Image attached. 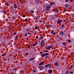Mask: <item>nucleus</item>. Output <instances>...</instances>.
<instances>
[{"instance_id": "79ce46f5", "label": "nucleus", "mask_w": 74, "mask_h": 74, "mask_svg": "<svg viewBox=\"0 0 74 74\" xmlns=\"http://www.w3.org/2000/svg\"><path fill=\"white\" fill-rule=\"evenodd\" d=\"M45 53V56H47V53Z\"/></svg>"}, {"instance_id": "58836bf2", "label": "nucleus", "mask_w": 74, "mask_h": 74, "mask_svg": "<svg viewBox=\"0 0 74 74\" xmlns=\"http://www.w3.org/2000/svg\"><path fill=\"white\" fill-rule=\"evenodd\" d=\"M28 54H29V53H26V55H28Z\"/></svg>"}, {"instance_id": "5701e85b", "label": "nucleus", "mask_w": 74, "mask_h": 74, "mask_svg": "<svg viewBox=\"0 0 74 74\" xmlns=\"http://www.w3.org/2000/svg\"><path fill=\"white\" fill-rule=\"evenodd\" d=\"M62 44L63 45H66V42H63L62 43Z\"/></svg>"}, {"instance_id": "4be33fe9", "label": "nucleus", "mask_w": 74, "mask_h": 74, "mask_svg": "<svg viewBox=\"0 0 74 74\" xmlns=\"http://www.w3.org/2000/svg\"><path fill=\"white\" fill-rule=\"evenodd\" d=\"M49 66V64H48V65H46L45 66V67H46V68H47V67H48V66Z\"/></svg>"}, {"instance_id": "a878e982", "label": "nucleus", "mask_w": 74, "mask_h": 74, "mask_svg": "<svg viewBox=\"0 0 74 74\" xmlns=\"http://www.w3.org/2000/svg\"><path fill=\"white\" fill-rule=\"evenodd\" d=\"M37 45V44H33V46H35V45Z\"/></svg>"}, {"instance_id": "2f4dec72", "label": "nucleus", "mask_w": 74, "mask_h": 74, "mask_svg": "<svg viewBox=\"0 0 74 74\" xmlns=\"http://www.w3.org/2000/svg\"><path fill=\"white\" fill-rule=\"evenodd\" d=\"M47 49H49V50L50 49V48H49V47H47Z\"/></svg>"}, {"instance_id": "7ed1b4c3", "label": "nucleus", "mask_w": 74, "mask_h": 74, "mask_svg": "<svg viewBox=\"0 0 74 74\" xmlns=\"http://www.w3.org/2000/svg\"><path fill=\"white\" fill-rule=\"evenodd\" d=\"M59 34L60 36H63V32L61 31V32L59 33Z\"/></svg>"}, {"instance_id": "5fc2aeb1", "label": "nucleus", "mask_w": 74, "mask_h": 74, "mask_svg": "<svg viewBox=\"0 0 74 74\" xmlns=\"http://www.w3.org/2000/svg\"><path fill=\"white\" fill-rule=\"evenodd\" d=\"M36 71L35 70H34V72H36Z\"/></svg>"}, {"instance_id": "774afa93", "label": "nucleus", "mask_w": 74, "mask_h": 74, "mask_svg": "<svg viewBox=\"0 0 74 74\" xmlns=\"http://www.w3.org/2000/svg\"><path fill=\"white\" fill-rule=\"evenodd\" d=\"M73 54L74 55V52H73Z\"/></svg>"}, {"instance_id": "4468645a", "label": "nucleus", "mask_w": 74, "mask_h": 74, "mask_svg": "<svg viewBox=\"0 0 74 74\" xmlns=\"http://www.w3.org/2000/svg\"><path fill=\"white\" fill-rule=\"evenodd\" d=\"M41 44H44V40H42L41 42Z\"/></svg>"}, {"instance_id": "72a5a7b5", "label": "nucleus", "mask_w": 74, "mask_h": 74, "mask_svg": "<svg viewBox=\"0 0 74 74\" xmlns=\"http://www.w3.org/2000/svg\"><path fill=\"white\" fill-rule=\"evenodd\" d=\"M23 18H25V15H23Z\"/></svg>"}, {"instance_id": "aec40b11", "label": "nucleus", "mask_w": 74, "mask_h": 74, "mask_svg": "<svg viewBox=\"0 0 74 74\" xmlns=\"http://www.w3.org/2000/svg\"><path fill=\"white\" fill-rule=\"evenodd\" d=\"M47 27H51V25H47Z\"/></svg>"}, {"instance_id": "c85d7f7f", "label": "nucleus", "mask_w": 74, "mask_h": 74, "mask_svg": "<svg viewBox=\"0 0 74 74\" xmlns=\"http://www.w3.org/2000/svg\"><path fill=\"white\" fill-rule=\"evenodd\" d=\"M51 33H52V34H53V30L52 31Z\"/></svg>"}, {"instance_id": "f03ea898", "label": "nucleus", "mask_w": 74, "mask_h": 74, "mask_svg": "<svg viewBox=\"0 0 74 74\" xmlns=\"http://www.w3.org/2000/svg\"><path fill=\"white\" fill-rule=\"evenodd\" d=\"M50 8H51V6L49 5H47V7L46 8V10H48L50 9Z\"/></svg>"}, {"instance_id": "6e6552de", "label": "nucleus", "mask_w": 74, "mask_h": 74, "mask_svg": "<svg viewBox=\"0 0 74 74\" xmlns=\"http://www.w3.org/2000/svg\"><path fill=\"white\" fill-rule=\"evenodd\" d=\"M44 62H42L39 64V66H41V65H42V64H44Z\"/></svg>"}, {"instance_id": "423d86ee", "label": "nucleus", "mask_w": 74, "mask_h": 74, "mask_svg": "<svg viewBox=\"0 0 74 74\" xmlns=\"http://www.w3.org/2000/svg\"><path fill=\"white\" fill-rule=\"evenodd\" d=\"M41 1V0H37L36 1V4H38V3H39L40 1Z\"/></svg>"}, {"instance_id": "f8f14e48", "label": "nucleus", "mask_w": 74, "mask_h": 74, "mask_svg": "<svg viewBox=\"0 0 74 74\" xmlns=\"http://www.w3.org/2000/svg\"><path fill=\"white\" fill-rule=\"evenodd\" d=\"M45 56V53L41 55V56L42 57V58H43V57Z\"/></svg>"}, {"instance_id": "338daca9", "label": "nucleus", "mask_w": 74, "mask_h": 74, "mask_svg": "<svg viewBox=\"0 0 74 74\" xmlns=\"http://www.w3.org/2000/svg\"><path fill=\"white\" fill-rule=\"evenodd\" d=\"M49 68H51V66H49Z\"/></svg>"}, {"instance_id": "9d476101", "label": "nucleus", "mask_w": 74, "mask_h": 74, "mask_svg": "<svg viewBox=\"0 0 74 74\" xmlns=\"http://www.w3.org/2000/svg\"><path fill=\"white\" fill-rule=\"evenodd\" d=\"M14 8H17V6L16 4H15L14 5Z\"/></svg>"}, {"instance_id": "dca6fc26", "label": "nucleus", "mask_w": 74, "mask_h": 74, "mask_svg": "<svg viewBox=\"0 0 74 74\" xmlns=\"http://www.w3.org/2000/svg\"><path fill=\"white\" fill-rule=\"evenodd\" d=\"M69 7V5L67 4H66L65 5V7Z\"/></svg>"}, {"instance_id": "7c9ffc66", "label": "nucleus", "mask_w": 74, "mask_h": 74, "mask_svg": "<svg viewBox=\"0 0 74 74\" xmlns=\"http://www.w3.org/2000/svg\"><path fill=\"white\" fill-rule=\"evenodd\" d=\"M27 34H25V37H27Z\"/></svg>"}, {"instance_id": "1a4fd4ad", "label": "nucleus", "mask_w": 74, "mask_h": 74, "mask_svg": "<svg viewBox=\"0 0 74 74\" xmlns=\"http://www.w3.org/2000/svg\"><path fill=\"white\" fill-rule=\"evenodd\" d=\"M62 22V21H58L57 22L58 24H59L60 23Z\"/></svg>"}, {"instance_id": "680f3d73", "label": "nucleus", "mask_w": 74, "mask_h": 74, "mask_svg": "<svg viewBox=\"0 0 74 74\" xmlns=\"http://www.w3.org/2000/svg\"><path fill=\"white\" fill-rule=\"evenodd\" d=\"M29 35H31V33H29Z\"/></svg>"}, {"instance_id": "a19ab883", "label": "nucleus", "mask_w": 74, "mask_h": 74, "mask_svg": "<svg viewBox=\"0 0 74 74\" xmlns=\"http://www.w3.org/2000/svg\"><path fill=\"white\" fill-rule=\"evenodd\" d=\"M68 1H69V0H66V2H68Z\"/></svg>"}, {"instance_id": "864d4df0", "label": "nucleus", "mask_w": 74, "mask_h": 74, "mask_svg": "<svg viewBox=\"0 0 74 74\" xmlns=\"http://www.w3.org/2000/svg\"><path fill=\"white\" fill-rule=\"evenodd\" d=\"M37 42H35V44H37Z\"/></svg>"}, {"instance_id": "c03bdc74", "label": "nucleus", "mask_w": 74, "mask_h": 74, "mask_svg": "<svg viewBox=\"0 0 74 74\" xmlns=\"http://www.w3.org/2000/svg\"><path fill=\"white\" fill-rule=\"evenodd\" d=\"M40 54H42V52H41L40 53Z\"/></svg>"}, {"instance_id": "bb28decb", "label": "nucleus", "mask_w": 74, "mask_h": 74, "mask_svg": "<svg viewBox=\"0 0 74 74\" xmlns=\"http://www.w3.org/2000/svg\"><path fill=\"white\" fill-rule=\"evenodd\" d=\"M64 26V25H62L61 27H63Z\"/></svg>"}, {"instance_id": "ea45409f", "label": "nucleus", "mask_w": 74, "mask_h": 74, "mask_svg": "<svg viewBox=\"0 0 74 74\" xmlns=\"http://www.w3.org/2000/svg\"><path fill=\"white\" fill-rule=\"evenodd\" d=\"M25 21H28V20L27 19H25Z\"/></svg>"}, {"instance_id": "3c124183", "label": "nucleus", "mask_w": 74, "mask_h": 74, "mask_svg": "<svg viewBox=\"0 0 74 74\" xmlns=\"http://www.w3.org/2000/svg\"><path fill=\"white\" fill-rule=\"evenodd\" d=\"M53 35H55V33H54L53 34Z\"/></svg>"}, {"instance_id": "cd10ccee", "label": "nucleus", "mask_w": 74, "mask_h": 74, "mask_svg": "<svg viewBox=\"0 0 74 74\" xmlns=\"http://www.w3.org/2000/svg\"><path fill=\"white\" fill-rule=\"evenodd\" d=\"M49 48L50 49L51 48H52V46H50L49 47Z\"/></svg>"}, {"instance_id": "a18cd8bd", "label": "nucleus", "mask_w": 74, "mask_h": 74, "mask_svg": "<svg viewBox=\"0 0 74 74\" xmlns=\"http://www.w3.org/2000/svg\"><path fill=\"white\" fill-rule=\"evenodd\" d=\"M28 48H30V45H29L28 46Z\"/></svg>"}, {"instance_id": "13d9d810", "label": "nucleus", "mask_w": 74, "mask_h": 74, "mask_svg": "<svg viewBox=\"0 0 74 74\" xmlns=\"http://www.w3.org/2000/svg\"><path fill=\"white\" fill-rule=\"evenodd\" d=\"M42 22V21H40V22Z\"/></svg>"}, {"instance_id": "09e8293b", "label": "nucleus", "mask_w": 74, "mask_h": 74, "mask_svg": "<svg viewBox=\"0 0 74 74\" xmlns=\"http://www.w3.org/2000/svg\"><path fill=\"white\" fill-rule=\"evenodd\" d=\"M41 39H42L43 38V37H41V38H40Z\"/></svg>"}, {"instance_id": "6ab92c4d", "label": "nucleus", "mask_w": 74, "mask_h": 74, "mask_svg": "<svg viewBox=\"0 0 74 74\" xmlns=\"http://www.w3.org/2000/svg\"><path fill=\"white\" fill-rule=\"evenodd\" d=\"M56 66H58V64L57 63H56L55 64Z\"/></svg>"}, {"instance_id": "6e6d98bb", "label": "nucleus", "mask_w": 74, "mask_h": 74, "mask_svg": "<svg viewBox=\"0 0 74 74\" xmlns=\"http://www.w3.org/2000/svg\"><path fill=\"white\" fill-rule=\"evenodd\" d=\"M55 51H53V53H55Z\"/></svg>"}, {"instance_id": "ddd939ff", "label": "nucleus", "mask_w": 74, "mask_h": 74, "mask_svg": "<svg viewBox=\"0 0 74 74\" xmlns=\"http://www.w3.org/2000/svg\"><path fill=\"white\" fill-rule=\"evenodd\" d=\"M2 12H4V13H5V14H6V10H2Z\"/></svg>"}, {"instance_id": "e433bc0d", "label": "nucleus", "mask_w": 74, "mask_h": 74, "mask_svg": "<svg viewBox=\"0 0 74 74\" xmlns=\"http://www.w3.org/2000/svg\"><path fill=\"white\" fill-rule=\"evenodd\" d=\"M29 30H30V29H27L26 30L27 31H29Z\"/></svg>"}, {"instance_id": "2eb2a0df", "label": "nucleus", "mask_w": 74, "mask_h": 74, "mask_svg": "<svg viewBox=\"0 0 74 74\" xmlns=\"http://www.w3.org/2000/svg\"><path fill=\"white\" fill-rule=\"evenodd\" d=\"M66 74H69V71H67L66 72Z\"/></svg>"}, {"instance_id": "4c0bfd02", "label": "nucleus", "mask_w": 74, "mask_h": 74, "mask_svg": "<svg viewBox=\"0 0 74 74\" xmlns=\"http://www.w3.org/2000/svg\"><path fill=\"white\" fill-rule=\"evenodd\" d=\"M46 54L47 55H47H49V53H46Z\"/></svg>"}, {"instance_id": "473e14b6", "label": "nucleus", "mask_w": 74, "mask_h": 74, "mask_svg": "<svg viewBox=\"0 0 74 74\" xmlns=\"http://www.w3.org/2000/svg\"><path fill=\"white\" fill-rule=\"evenodd\" d=\"M49 58V56H47L46 57V59H47V58Z\"/></svg>"}, {"instance_id": "393cba45", "label": "nucleus", "mask_w": 74, "mask_h": 74, "mask_svg": "<svg viewBox=\"0 0 74 74\" xmlns=\"http://www.w3.org/2000/svg\"><path fill=\"white\" fill-rule=\"evenodd\" d=\"M68 42H71V40H68Z\"/></svg>"}, {"instance_id": "f704fd0d", "label": "nucleus", "mask_w": 74, "mask_h": 74, "mask_svg": "<svg viewBox=\"0 0 74 74\" xmlns=\"http://www.w3.org/2000/svg\"><path fill=\"white\" fill-rule=\"evenodd\" d=\"M70 73L71 74V73L72 74H73V72L70 71Z\"/></svg>"}, {"instance_id": "69168bd1", "label": "nucleus", "mask_w": 74, "mask_h": 74, "mask_svg": "<svg viewBox=\"0 0 74 74\" xmlns=\"http://www.w3.org/2000/svg\"><path fill=\"white\" fill-rule=\"evenodd\" d=\"M70 69H71V67H70Z\"/></svg>"}, {"instance_id": "0e129e2a", "label": "nucleus", "mask_w": 74, "mask_h": 74, "mask_svg": "<svg viewBox=\"0 0 74 74\" xmlns=\"http://www.w3.org/2000/svg\"><path fill=\"white\" fill-rule=\"evenodd\" d=\"M13 74V73H11V74Z\"/></svg>"}, {"instance_id": "9b49d317", "label": "nucleus", "mask_w": 74, "mask_h": 74, "mask_svg": "<svg viewBox=\"0 0 74 74\" xmlns=\"http://www.w3.org/2000/svg\"><path fill=\"white\" fill-rule=\"evenodd\" d=\"M45 56V53L41 55V56L42 57V58H43V57Z\"/></svg>"}, {"instance_id": "b1692460", "label": "nucleus", "mask_w": 74, "mask_h": 74, "mask_svg": "<svg viewBox=\"0 0 74 74\" xmlns=\"http://www.w3.org/2000/svg\"><path fill=\"white\" fill-rule=\"evenodd\" d=\"M38 28V27H37V26L36 27H35V29L36 30H37V29Z\"/></svg>"}, {"instance_id": "de8ad7c7", "label": "nucleus", "mask_w": 74, "mask_h": 74, "mask_svg": "<svg viewBox=\"0 0 74 74\" xmlns=\"http://www.w3.org/2000/svg\"><path fill=\"white\" fill-rule=\"evenodd\" d=\"M41 38H39V40H41Z\"/></svg>"}, {"instance_id": "f3484780", "label": "nucleus", "mask_w": 74, "mask_h": 74, "mask_svg": "<svg viewBox=\"0 0 74 74\" xmlns=\"http://www.w3.org/2000/svg\"><path fill=\"white\" fill-rule=\"evenodd\" d=\"M5 5H8V3L7 2H5Z\"/></svg>"}, {"instance_id": "0eeeda50", "label": "nucleus", "mask_w": 74, "mask_h": 74, "mask_svg": "<svg viewBox=\"0 0 74 74\" xmlns=\"http://www.w3.org/2000/svg\"><path fill=\"white\" fill-rule=\"evenodd\" d=\"M53 71H52V70H51L48 71V73H49V74H51V73H52Z\"/></svg>"}, {"instance_id": "20e7f679", "label": "nucleus", "mask_w": 74, "mask_h": 74, "mask_svg": "<svg viewBox=\"0 0 74 74\" xmlns=\"http://www.w3.org/2000/svg\"><path fill=\"white\" fill-rule=\"evenodd\" d=\"M35 59V58H32L29 59V61H32V60H34Z\"/></svg>"}, {"instance_id": "bf43d9fd", "label": "nucleus", "mask_w": 74, "mask_h": 74, "mask_svg": "<svg viewBox=\"0 0 74 74\" xmlns=\"http://www.w3.org/2000/svg\"><path fill=\"white\" fill-rule=\"evenodd\" d=\"M71 55L69 57H71Z\"/></svg>"}, {"instance_id": "49530a36", "label": "nucleus", "mask_w": 74, "mask_h": 74, "mask_svg": "<svg viewBox=\"0 0 74 74\" xmlns=\"http://www.w3.org/2000/svg\"><path fill=\"white\" fill-rule=\"evenodd\" d=\"M36 38H37H37H38V37H36Z\"/></svg>"}, {"instance_id": "412c9836", "label": "nucleus", "mask_w": 74, "mask_h": 74, "mask_svg": "<svg viewBox=\"0 0 74 74\" xmlns=\"http://www.w3.org/2000/svg\"><path fill=\"white\" fill-rule=\"evenodd\" d=\"M43 44H42V43H41L40 45L41 46V47H44V45H43Z\"/></svg>"}, {"instance_id": "39448f33", "label": "nucleus", "mask_w": 74, "mask_h": 74, "mask_svg": "<svg viewBox=\"0 0 74 74\" xmlns=\"http://www.w3.org/2000/svg\"><path fill=\"white\" fill-rule=\"evenodd\" d=\"M55 3L54 2H51L50 3V5H52L53 4H54Z\"/></svg>"}, {"instance_id": "a211bd4d", "label": "nucleus", "mask_w": 74, "mask_h": 74, "mask_svg": "<svg viewBox=\"0 0 74 74\" xmlns=\"http://www.w3.org/2000/svg\"><path fill=\"white\" fill-rule=\"evenodd\" d=\"M30 12L31 13H34V10H32Z\"/></svg>"}, {"instance_id": "c756f323", "label": "nucleus", "mask_w": 74, "mask_h": 74, "mask_svg": "<svg viewBox=\"0 0 74 74\" xmlns=\"http://www.w3.org/2000/svg\"><path fill=\"white\" fill-rule=\"evenodd\" d=\"M36 20H37L38 19V17H37V16H36Z\"/></svg>"}, {"instance_id": "e2e57ef3", "label": "nucleus", "mask_w": 74, "mask_h": 74, "mask_svg": "<svg viewBox=\"0 0 74 74\" xmlns=\"http://www.w3.org/2000/svg\"><path fill=\"white\" fill-rule=\"evenodd\" d=\"M64 48H67V47H64Z\"/></svg>"}, {"instance_id": "052dcab7", "label": "nucleus", "mask_w": 74, "mask_h": 74, "mask_svg": "<svg viewBox=\"0 0 74 74\" xmlns=\"http://www.w3.org/2000/svg\"><path fill=\"white\" fill-rule=\"evenodd\" d=\"M3 55H4V56H5V54H3Z\"/></svg>"}, {"instance_id": "603ef678", "label": "nucleus", "mask_w": 74, "mask_h": 74, "mask_svg": "<svg viewBox=\"0 0 74 74\" xmlns=\"http://www.w3.org/2000/svg\"><path fill=\"white\" fill-rule=\"evenodd\" d=\"M2 56H4V55L3 54H2Z\"/></svg>"}, {"instance_id": "8fccbe9b", "label": "nucleus", "mask_w": 74, "mask_h": 74, "mask_svg": "<svg viewBox=\"0 0 74 74\" xmlns=\"http://www.w3.org/2000/svg\"><path fill=\"white\" fill-rule=\"evenodd\" d=\"M73 67V65H71V68H72V67Z\"/></svg>"}, {"instance_id": "4d7b16f0", "label": "nucleus", "mask_w": 74, "mask_h": 74, "mask_svg": "<svg viewBox=\"0 0 74 74\" xmlns=\"http://www.w3.org/2000/svg\"><path fill=\"white\" fill-rule=\"evenodd\" d=\"M65 11H66V9H64V12H65Z\"/></svg>"}, {"instance_id": "f257e3e1", "label": "nucleus", "mask_w": 74, "mask_h": 74, "mask_svg": "<svg viewBox=\"0 0 74 74\" xmlns=\"http://www.w3.org/2000/svg\"><path fill=\"white\" fill-rule=\"evenodd\" d=\"M38 68H39L40 70H43L44 69V67L43 66H38Z\"/></svg>"}, {"instance_id": "37998d69", "label": "nucleus", "mask_w": 74, "mask_h": 74, "mask_svg": "<svg viewBox=\"0 0 74 74\" xmlns=\"http://www.w3.org/2000/svg\"><path fill=\"white\" fill-rule=\"evenodd\" d=\"M48 50H46L45 51V52H48Z\"/></svg>"}, {"instance_id": "c9c22d12", "label": "nucleus", "mask_w": 74, "mask_h": 74, "mask_svg": "<svg viewBox=\"0 0 74 74\" xmlns=\"http://www.w3.org/2000/svg\"><path fill=\"white\" fill-rule=\"evenodd\" d=\"M16 34V33H14V35H15V34Z\"/></svg>"}]
</instances>
